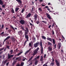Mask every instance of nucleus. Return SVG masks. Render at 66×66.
Segmentation results:
<instances>
[{"label":"nucleus","instance_id":"f257e3e1","mask_svg":"<svg viewBox=\"0 0 66 66\" xmlns=\"http://www.w3.org/2000/svg\"><path fill=\"white\" fill-rule=\"evenodd\" d=\"M39 44L40 46H41V53H42V54H43V47L42 42L41 41L40 42Z\"/></svg>","mask_w":66,"mask_h":66},{"label":"nucleus","instance_id":"f03ea898","mask_svg":"<svg viewBox=\"0 0 66 66\" xmlns=\"http://www.w3.org/2000/svg\"><path fill=\"white\" fill-rule=\"evenodd\" d=\"M0 5L2 6V7L3 8H5V4H3V2L2 1V0H0Z\"/></svg>","mask_w":66,"mask_h":66},{"label":"nucleus","instance_id":"7ed1b4c3","mask_svg":"<svg viewBox=\"0 0 66 66\" xmlns=\"http://www.w3.org/2000/svg\"><path fill=\"white\" fill-rule=\"evenodd\" d=\"M26 30H24V34H28V33L29 32V28L27 27L26 28Z\"/></svg>","mask_w":66,"mask_h":66},{"label":"nucleus","instance_id":"20e7f679","mask_svg":"<svg viewBox=\"0 0 66 66\" xmlns=\"http://www.w3.org/2000/svg\"><path fill=\"white\" fill-rule=\"evenodd\" d=\"M28 34H24V35H25V38L26 39V40L27 41H29V36L28 35H27Z\"/></svg>","mask_w":66,"mask_h":66},{"label":"nucleus","instance_id":"39448f33","mask_svg":"<svg viewBox=\"0 0 66 66\" xmlns=\"http://www.w3.org/2000/svg\"><path fill=\"white\" fill-rule=\"evenodd\" d=\"M20 23L21 24H24L25 23V21L23 20H21L20 21Z\"/></svg>","mask_w":66,"mask_h":66},{"label":"nucleus","instance_id":"423d86ee","mask_svg":"<svg viewBox=\"0 0 66 66\" xmlns=\"http://www.w3.org/2000/svg\"><path fill=\"white\" fill-rule=\"evenodd\" d=\"M14 56V55H10V54H8V59H10Z\"/></svg>","mask_w":66,"mask_h":66},{"label":"nucleus","instance_id":"0eeeda50","mask_svg":"<svg viewBox=\"0 0 66 66\" xmlns=\"http://www.w3.org/2000/svg\"><path fill=\"white\" fill-rule=\"evenodd\" d=\"M39 42H38L34 44V47H35V48H36L37 47H38V45H39Z\"/></svg>","mask_w":66,"mask_h":66},{"label":"nucleus","instance_id":"6e6552de","mask_svg":"<svg viewBox=\"0 0 66 66\" xmlns=\"http://www.w3.org/2000/svg\"><path fill=\"white\" fill-rule=\"evenodd\" d=\"M52 46H50L48 47V50L49 51H52Z\"/></svg>","mask_w":66,"mask_h":66},{"label":"nucleus","instance_id":"1a4fd4ad","mask_svg":"<svg viewBox=\"0 0 66 66\" xmlns=\"http://www.w3.org/2000/svg\"><path fill=\"white\" fill-rule=\"evenodd\" d=\"M16 1H17L19 3V4L20 5H22V1H21L20 0H16Z\"/></svg>","mask_w":66,"mask_h":66},{"label":"nucleus","instance_id":"9d476101","mask_svg":"<svg viewBox=\"0 0 66 66\" xmlns=\"http://www.w3.org/2000/svg\"><path fill=\"white\" fill-rule=\"evenodd\" d=\"M55 62H56V65L57 66H60V63L59 62H58V61H57V60L56 59H55Z\"/></svg>","mask_w":66,"mask_h":66},{"label":"nucleus","instance_id":"9b49d317","mask_svg":"<svg viewBox=\"0 0 66 66\" xmlns=\"http://www.w3.org/2000/svg\"><path fill=\"white\" fill-rule=\"evenodd\" d=\"M31 13H28L26 16V18L27 19L29 18H30V17H31Z\"/></svg>","mask_w":66,"mask_h":66},{"label":"nucleus","instance_id":"f8f14e48","mask_svg":"<svg viewBox=\"0 0 66 66\" xmlns=\"http://www.w3.org/2000/svg\"><path fill=\"white\" fill-rule=\"evenodd\" d=\"M34 19L35 21H36L37 19V15L36 14L34 15Z\"/></svg>","mask_w":66,"mask_h":66},{"label":"nucleus","instance_id":"ddd939ff","mask_svg":"<svg viewBox=\"0 0 66 66\" xmlns=\"http://www.w3.org/2000/svg\"><path fill=\"white\" fill-rule=\"evenodd\" d=\"M37 53V51H36V50H35L34 51V53L32 54V55H33V56H34V55H36V54Z\"/></svg>","mask_w":66,"mask_h":66},{"label":"nucleus","instance_id":"4468645a","mask_svg":"<svg viewBox=\"0 0 66 66\" xmlns=\"http://www.w3.org/2000/svg\"><path fill=\"white\" fill-rule=\"evenodd\" d=\"M32 44H33V42L31 41L29 43V46L31 47H32Z\"/></svg>","mask_w":66,"mask_h":66},{"label":"nucleus","instance_id":"2eb2a0df","mask_svg":"<svg viewBox=\"0 0 66 66\" xmlns=\"http://www.w3.org/2000/svg\"><path fill=\"white\" fill-rule=\"evenodd\" d=\"M11 37L10 36H8L4 40V41L3 42V44H4V41H5V40H7V39H9V38H10Z\"/></svg>","mask_w":66,"mask_h":66},{"label":"nucleus","instance_id":"dca6fc26","mask_svg":"<svg viewBox=\"0 0 66 66\" xmlns=\"http://www.w3.org/2000/svg\"><path fill=\"white\" fill-rule=\"evenodd\" d=\"M44 60V58L43 56H40V61H42Z\"/></svg>","mask_w":66,"mask_h":66},{"label":"nucleus","instance_id":"f3484780","mask_svg":"<svg viewBox=\"0 0 66 66\" xmlns=\"http://www.w3.org/2000/svg\"><path fill=\"white\" fill-rule=\"evenodd\" d=\"M46 15H47V17L48 18L50 19H51V17H50V15L47 14Z\"/></svg>","mask_w":66,"mask_h":66},{"label":"nucleus","instance_id":"a211bd4d","mask_svg":"<svg viewBox=\"0 0 66 66\" xmlns=\"http://www.w3.org/2000/svg\"><path fill=\"white\" fill-rule=\"evenodd\" d=\"M47 39L48 40H49V41H50V42H52V39L51 38H50L49 37H48L47 38Z\"/></svg>","mask_w":66,"mask_h":66},{"label":"nucleus","instance_id":"6ab92c4d","mask_svg":"<svg viewBox=\"0 0 66 66\" xmlns=\"http://www.w3.org/2000/svg\"><path fill=\"white\" fill-rule=\"evenodd\" d=\"M30 51H31V50H30V49L28 50L25 53V55H26V54H28V53H29V52H30Z\"/></svg>","mask_w":66,"mask_h":66},{"label":"nucleus","instance_id":"aec40b11","mask_svg":"<svg viewBox=\"0 0 66 66\" xmlns=\"http://www.w3.org/2000/svg\"><path fill=\"white\" fill-rule=\"evenodd\" d=\"M52 40L53 41V44L54 45H55V40L53 39H52Z\"/></svg>","mask_w":66,"mask_h":66},{"label":"nucleus","instance_id":"412c9836","mask_svg":"<svg viewBox=\"0 0 66 66\" xmlns=\"http://www.w3.org/2000/svg\"><path fill=\"white\" fill-rule=\"evenodd\" d=\"M19 10V8L18 7H16L15 8V11L16 12H17Z\"/></svg>","mask_w":66,"mask_h":66},{"label":"nucleus","instance_id":"4be33fe9","mask_svg":"<svg viewBox=\"0 0 66 66\" xmlns=\"http://www.w3.org/2000/svg\"><path fill=\"white\" fill-rule=\"evenodd\" d=\"M33 56L31 57V58L30 59H29V60H28V62H30V61H31V60L32 59H33Z\"/></svg>","mask_w":66,"mask_h":66},{"label":"nucleus","instance_id":"5701e85b","mask_svg":"<svg viewBox=\"0 0 66 66\" xmlns=\"http://www.w3.org/2000/svg\"><path fill=\"white\" fill-rule=\"evenodd\" d=\"M12 41L13 42H15L16 40V39L15 38H12Z\"/></svg>","mask_w":66,"mask_h":66},{"label":"nucleus","instance_id":"b1692460","mask_svg":"<svg viewBox=\"0 0 66 66\" xmlns=\"http://www.w3.org/2000/svg\"><path fill=\"white\" fill-rule=\"evenodd\" d=\"M37 63H38V61L36 60L35 61V65H36Z\"/></svg>","mask_w":66,"mask_h":66},{"label":"nucleus","instance_id":"393cba45","mask_svg":"<svg viewBox=\"0 0 66 66\" xmlns=\"http://www.w3.org/2000/svg\"><path fill=\"white\" fill-rule=\"evenodd\" d=\"M51 53L52 54V55H53V54H55V51H53L51 52Z\"/></svg>","mask_w":66,"mask_h":66},{"label":"nucleus","instance_id":"a878e982","mask_svg":"<svg viewBox=\"0 0 66 66\" xmlns=\"http://www.w3.org/2000/svg\"><path fill=\"white\" fill-rule=\"evenodd\" d=\"M10 27H11V28L12 29H13V30L14 31H15V29H14V27H13L11 25L10 26Z\"/></svg>","mask_w":66,"mask_h":66},{"label":"nucleus","instance_id":"bb28decb","mask_svg":"<svg viewBox=\"0 0 66 66\" xmlns=\"http://www.w3.org/2000/svg\"><path fill=\"white\" fill-rule=\"evenodd\" d=\"M54 63L53 62H52L50 64V65L51 66H54Z\"/></svg>","mask_w":66,"mask_h":66},{"label":"nucleus","instance_id":"cd10ccee","mask_svg":"<svg viewBox=\"0 0 66 66\" xmlns=\"http://www.w3.org/2000/svg\"><path fill=\"white\" fill-rule=\"evenodd\" d=\"M11 12L12 13H15V12L14 11V10L13 8H12Z\"/></svg>","mask_w":66,"mask_h":66},{"label":"nucleus","instance_id":"c85d7f7f","mask_svg":"<svg viewBox=\"0 0 66 66\" xmlns=\"http://www.w3.org/2000/svg\"><path fill=\"white\" fill-rule=\"evenodd\" d=\"M18 33L19 34H21V35L22 34V31H20L18 32Z\"/></svg>","mask_w":66,"mask_h":66},{"label":"nucleus","instance_id":"c756f323","mask_svg":"<svg viewBox=\"0 0 66 66\" xmlns=\"http://www.w3.org/2000/svg\"><path fill=\"white\" fill-rule=\"evenodd\" d=\"M24 65V62H22L21 63L20 66H23Z\"/></svg>","mask_w":66,"mask_h":66},{"label":"nucleus","instance_id":"7c9ffc66","mask_svg":"<svg viewBox=\"0 0 66 66\" xmlns=\"http://www.w3.org/2000/svg\"><path fill=\"white\" fill-rule=\"evenodd\" d=\"M24 11H25V10L23 8L22 10V11L21 12V13H23Z\"/></svg>","mask_w":66,"mask_h":66},{"label":"nucleus","instance_id":"2f4dec72","mask_svg":"<svg viewBox=\"0 0 66 66\" xmlns=\"http://www.w3.org/2000/svg\"><path fill=\"white\" fill-rule=\"evenodd\" d=\"M39 11H40V12H42V8L40 7L38 8Z\"/></svg>","mask_w":66,"mask_h":66},{"label":"nucleus","instance_id":"473e14b6","mask_svg":"<svg viewBox=\"0 0 66 66\" xmlns=\"http://www.w3.org/2000/svg\"><path fill=\"white\" fill-rule=\"evenodd\" d=\"M28 41L27 40H26L24 43V45H23V46H25L26 45V43H27V42Z\"/></svg>","mask_w":66,"mask_h":66},{"label":"nucleus","instance_id":"72a5a7b5","mask_svg":"<svg viewBox=\"0 0 66 66\" xmlns=\"http://www.w3.org/2000/svg\"><path fill=\"white\" fill-rule=\"evenodd\" d=\"M22 53V52H20V53H19L17 54L18 56H19V55H20V54H21V53Z\"/></svg>","mask_w":66,"mask_h":66},{"label":"nucleus","instance_id":"f704fd0d","mask_svg":"<svg viewBox=\"0 0 66 66\" xmlns=\"http://www.w3.org/2000/svg\"><path fill=\"white\" fill-rule=\"evenodd\" d=\"M22 53V52H20V53H19L17 54L18 56H19V55H20V54H21V53Z\"/></svg>","mask_w":66,"mask_h":66},{"label":"nucleus","instance_id":"c9c22d12","mask_svg":"<svg viewBox=\"0 0 66 66\" xmlns=\"http://www.w3.org/2000/svg\"><path fill=\"white\" fill-rule=\"evenodd\" d=\"M48 44L49 45H50V46H51L52 45V43L49 42H48Z\"/></svg>","mask_w":66,"mask_h":66},{"label":"nucleus","instance_id":"e433bc0d","mask_svg":"<svg viewBox=\"0 0 66 66\" xmlns=\"http://www.w3.org/2000/svg\"><path fill=\"white\" fill-rule=\"evenodd\" d=\"M42 37L43 38V39H46V37H45L44 36H42Z\"/></svg>","mask_w":66,"mask_h":66},{"label":"nucleus","instance_id":"4c0bfd02","mask_svg":"<svg viewBox=\"0 0 66 66\" xmlns=\"http://www.w3.org/2000/svg\"><path fill=\"white\" fill-rule=\"evenodd\" d=\"M7 62V60H6L5 61H4L3 62V64H5V63H6Z\"/></svg>","mask_w":66,"mask_h":66},{"label":"nucleus","instance_id":"58836bf2","mask_svg":"<svg viewBox=\"0 0 66 66\" xmlns=\"http://www.w3.org/2000/svg\"><path fill=\"white\" fill-rule=\"evenodd\" d=\"M39 47H38L35 50L37 52L38 51V50H39Z\"/></svg>","mask_w":66,"mask_h":66},{"label":"nucleus","instance_id":"ea45409f","mask_svg":"<svg viewBox=\"0 0 66 66\" xmlns=\"http://www.w3.org/2000/svg\"><path fill=\"white\" fill-rule=\"evenodd\" d=\"M4 49V47L0 48V51H2V50H3Z\"/></svg>","mask_w":66,"mask_h":66},{"label":"nucleus","instance_id":"a19ab883","mask_svg":"<svg viewBox=\"0 0 66 66\" xmlns=\"http://www.w3.org/2000/svg\"><path fill=\"white\" fill-rule=\"evenodd\" d=\"M42 22H43V23H45L46 24H47V22H46L45 21H42Z\"/></svg>","mask_w":66,"mask_h":66},{"label":"nucleus","instance_id":"79ce46f5","mask_svg":"<svg viewBox=\"0 0 66 66\" xmlns=\"http://www.w3.org/2000/svg\"><path fill=\"white\" fill-rule=\"evenodd\" d=\"M58 46H61L62 44H61V43H59L58 44Z\"/></svg>","mask_w":66,"mask_h":66},{"label":"nucleus","instance_id":"37998d69","mask_svg":"<svg viewBox=\"0 0 66 66\" xmlns=\"http://www.w3.org/2000/svg\"><path fill=\"white\" fill-rule=\"evenodd\" d=\"M7 48H8L9 49H10V48H9L10 47V46H8V45H6V46Z\"/></svg>","mask_w":66,"mask_h":66},{"label":"nucleus","instance_id":"c03bdc74","mask_svg":"<svg viewBox=\"0 0 66 66\" xmlns=\"http://www.w3.org/2000/svg\"><path fill=\"white\" fill-rule=\"evenodd\" d=\"M36 23L37 24H38L40 23V22H39V21H36Z\"/></svg>","mask_w":66,"mask_h":66},{"label":"nucleus","instance_id":"a18cd8bd","mask_svg":"<svg viewBox=\"0 0 66 66\" xmlns=\"http://www.w3.org/2000/svg\"><path fill=\"white\" fill-rule=\"evenodd\" d=\"M52 62H54V59H53V57H52Z\"/></svg>","mask_w":66,"mask_h":66},{"label":"nucleus","instance_id":"49530a36","mask_svg":"<svg viewBox=\"0 0 66 66\" xmlns=\"http://www.w3.org/2000/svg\"><path fill=\"white\" fill-rule=\"evenodd\" d=\"M3 28H4V25H2L1 27L2 29H3Z\"/></svg>","mask_w":66,"mask_h":66},{"label":"nucleus","instance_id":"de8ad7c7","mask_svg":"<svg viewBox=\"0 0 66 66\" xmlns=\"http://www.w3.org/2000/svg\"><path fill=\"white\" fill-rule=\"evenodd\" d=\"M63 39H62V40H65V38H64L63 36H62Z\"/></svg>","mask_w":66,"mask_h":66},{"label":"nucleus","instance_id":"09e8293b","mask_svg":"<svg viewBox=\"0 0 66 66\" xmlns=\"http://www.w3.org/2000/svg\"><path fill=\"white\" fill-rule=\"evenodd\" d=\"M40 57V56L39 55H38L37 57V59H39V57Z\"/></svg>","mask_w":66,"mask_h":66},{"label":"nucleus","instance_id":"8fccbe9b","mask_svg":"<svg viewBox=\"0 0 66 66\" xmlns=\"http://www.w3.org/2000/svg\"><path fill=\"white\" fill-rule=\"evenodd\" d=\"M15 62H14L12 64V65H13V66H14V65H15Z\"/></svg>","mask_w":66,"mask_h":66},{"label":"nucleus","instance_id":"3c124183","mask_svg":"<svg viewBox=\"0 0 66 66\" xmlns=\"http://www.w3.org/2000/svg\"><path fill=\"white\" fill-rule=\"evenodd\" d=\"M26 59H27V58H25V59H22V61H24L26 60Z\"/></svg>","mask_w":66,"mask_h":66},{"label":"nucleus","instance_id":"603ef678","mask_svg":"<svg viewBox=\"0 0 66 66\" xmlns=\"http://www.w3.org/2000/svg\"><path fill=\"white\" fill-rule=\"evenodd\" d=\"M47 10H48V11H49V12H51V11H49L50 10V9H49V8H47Z\"/></svg>","mask_w":66,"mask_h":66},{"label":"nucleus","instance_id":"864d4df0","mask_svg":"<svg viewBox=\"0 0 66 66\" xmlns=\"http://www.w3.org/2000/svg\"><path fill=\"white\" fill-rule=\"evenodd\" d=\"M54 47H55V48H56V44L54 45Z\"/></svg>","mask_w":66,"mask_h":66},{"label":"nucleus","instance_id":"5fc2aeb1","mask_svg":"<svg viewBox=\"0 0 66 66\" xmlns=\"http://www.w3.org/2000/svg\"><path fill=\"white\" fill-rule=\"evenodd\" d=\"M13 50H11L10 51V52H11L12 53H13Z\"/></svg>","mask_w":66,"mask_h":66},{"label":"nucleus","instance_id":"6e6d98bb","mask_svg":"<svg viewBox=\"0 0 66 66\" xmlns=\"http://www.w3.org/2000/svg\"><path fill=\"white\" fill-rule=\"evenodd\" d=\"M54 26V24H53L52 25V28H53V27Z\"/></svg>","mask_w":66,"mask_h":66},{"label":"nucleus","instance_id":"4d7b16f0","mask_svg":"<svg viewBox=\"0 0 66 66\" xmlns=\"http://www.w3.org/2000/svg\"><path fill=\"white\" fill-rule=\"evenodd\" d=\"M21 28L23 30H24V27H22Z\"/></svg>","mask_w":66,"mask_h":66},{"label":"nucleus","instance_id":"13d9d810","mask_svg":"<svg viewBox=\"0 0 66 66\" xmlns=\"http://www.w3.org/2000/svg\"><path fill=\"white\" fill-rule=\"evenodd\" d=\"M8 31L9 32H11V29H9L8 30Z\"/></svg>","mask_w":66,"mask_h":66},{"label":"nucleus","instance_id":"bf43d9fd","mask_svg":"<svg viewBox=\"0 0 66 66\" xmlns=\"http://www.w3.org/2000/svg\"><path fill=\"white\" fill-rule=\"evenodd\" d=\"M4 33V32H3L1 34V35H3Z\"/></svg>","mask_w":66,"mask_h":66},{"label":"nucleus","instance_id":"052dcab7","mask_svg":"<svg viewBox=\"0 0 66 66\" xmlns=\"http://www.w3.org/2000/svg\"><path fill=\"white\" fill-rule=\"evenodd\" d=\"M52 34L53 35H54V31H53Z\"/></svg>","mask_w":66,"mask_h":66},{"label":"nucleus","instance_id":"680f3d73","mask_svg":"<svg viewBox=\"0 0 66 66\" xmlns=\"http://www.w3.org/2000/svg\"><path fill=\"white\" fill-rule=\"evenodd\" d=\"M30 26H33V24H32V23H30Z\"/></svg>","mask_w":66,"mask_h":66},{"label":"nucleus","instance_id":"e2e57ef3","mask_svg":"<svg viewBox=\"0 0 66 66\" xmlns=\"http://www.w3.org/2000/svg\"><path fill=\"white\" fill-rule=\"evenodd\" d=\"M9 62H8L6 64V65H7V66H8V65H9Z\"/></svg>","mask_w":66,"mask_h":66},{"label":"nucleus","instance_id":"0e129e2a","mask_svg":"<svg viewBox=\"0 0 66 66\" xmlns=\"http://www.w3.org/2000/svg\"><path fill=\"white\" fill-rule=\"evenodd\" d=\"M39 2H43V0H39Z\"/></svg>","mask_w":66,"mask_h":66},{"label":"nucleus","instance_id":"69168bd1","mask_svg":"<svg viewBox=\"0 0 66 66\" xmlns=\"http://www.w3.org/2000/svg\"><path fill=\"white\" fill-rule=\"evenodd\" d=\"M51 27V25H50L49 26H48V28L49 29H50V28Z\"/></svg>","mask_w":66,"mask_h":66},{"label":"nucleus","instance_id":"338daca9","mask_svg":"<svg viewBox=\"0 0 66 66\" xmlns=\"http://www.w3.org/2000/svg\"><path fill=\"white\" fill-rule=\"evenodd\" d=\"M59 47V49H60V48H61V46H58Z\"/></svg>","mask_w":66,"mask_h":66},{"label":"nucleus","instance_id":"774afa93","mask_svg":"<svg viewBox=\"0 0 66 66\" xmlns=\"http://www.w3.org/2000/svg\"><path fill=\"white\" fill-rule=\"evenodd\" d=\"M61 51L62 53H63L64 51H63V50H61Z\"/></svg>","mask_w":66,"mask_h":66}]
</instances>
